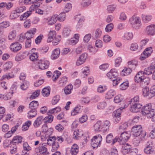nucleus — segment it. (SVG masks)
Wrapping results in <instances>:
<instances>
[{"label": "nucleus", "instance_id": "c03bdc74", "mask_svg": "<svg viewBox=\"0 0 155 155\" xmlns=\"http://www.w3.org/2000/svg\"><path fill=\"white\" fill-rule=\"evenodd\" d=\"M54 117L52 115H48L44 118H43V121L44 123H51L53 120Z\"/></svg>", "mask_w": 155, "mask_h": 155}, {"label": "nucleus", "instance_id": "13d9d810", "mask_svg": "<svg viewBox=\"0 0 155 155\" xmlns=\"http://www.w3.org/2000/svg\"><path fill=\"white\" fill-rule=\"evenodd\" d=\"M23 150L29 151L31 149V147L29 145L27 142H24L23 144Z\"/></svg>", "mask_w": 155, "mask_h": 155}, {"label": "nucleus", "instance_id": "8fccbe9b", "mask_svg": "<svg viewBox=\"0 0 155 155\" xmlns=\"http://www.w3.org/2000/svg\"><path fill=\"white\" fill-rule=\"evenodd\" d=\"M123 97L120 94L116 96L114 99V102L116 103H119L123 100Z\"/></svg>", "mask_w": 155, "mask_h": 155}, {"label": "nucleus", "instance_id": "69168bd1", "mask_svg": "<svg viewBox=\"0 0 155 155\" xmlns=\"http://www.w3.org/2000/svg\"><path fill=\"white\" fill-rule=\"evenodd\" d=\"M149 90L150 93V96L152 98L155 96V85H154L151 86Z\"/></svg>", "mask_w": 155, "mask_h": 155}, {"label": "nucleus", "instance_id": "c9c22d12", "mask_svg": "<svg viewBox=\"0 0 155 155\" xmlns=\"http://www.w3.org/2000/svg\"><path fill=\"white\" fill-rule=\"evenodd\" d=\"M37 114L36 110H30L28 113V117L30 119L35 117Z\"/></svg>", "mask_w": 155, "mask_h": 155}, {"label": "nucleus", "instance_id": "37998d69", "mask_svg": "<svg viewBox=\"0 0 155 155\" xmlns=\"http://www.w3.org/2000/svg\"><path fill=\"white\" fill-rule=\"evenodd\" d=\"M150 80L148 78H143V79L140 82V85L143 86L147 85L150 83Z\"/></svg>", "mask_w": 155, "mask_h": 155}, {"label": "nucleus", "instance_id": "5701e85b", "mask_svg": "<svg viewBox=\"0 0 155 155\" xmlns=\"http://www.w3.org/2000/svg\"><path fill=\"white\" fill-rule=\"evenodd\" d=\"M116 92L115 91L113 90L110 89L106 93L105 95V98L107 99H110L113 98Z\"/></svg>", "mask_w": 155, "mask_h": 155}, {"label": "nucleus", "instance_id": "a19ab883", "mask_svg": "<svg viewBox=\"0 0 155 155\" xmlns=\"http://www.w3.org/2000/svg\"><path fill=\"white\" fill-rule=\"evenodd\" d=\"M29 86V82L24 80L21 85L20 87L22 90H25L28 88Z\"/></svg>", "mask_w": 155, "mask_h": 155}, {"label": "nucleus", "instance_id": "6e6552de", "mask_svg": "<svg viewBox=\"0 0 155 155\" xmlns=\"http://www.w3.org/2000/svg\"><path fill=\"white\" fill-rule=\"evenodd\" d=\"M153 51L152 47H150L147 48L141 54L140 59L143 60L149 56Z\"/></svg>", "mask_w": 155, "mask_h": 155}, {"label": "nucleus", "instance_id": "0e129e2a", "mask_svg": "<svg viewBox=\"0 0 155 155\" xmlns=\"http://www.w3.org/2000/svg\"><path fill=\"white\" fill-rule=\"evenodd\" d=\"M14 77V75L12 74H7L3 75L2 77V79L4 80L5 79H7L8 80L12 78H13Z\"/></svg>", "mask_w": 155, "mask_h": 155}, {"label": "nucleus", "instance_id": "c756f323", "mask_svg": "<svg viewBox=\"0 0 155 155\" xmlns=\"http://www.w3.org/2000/svg\"><path fill=\"white\" fill-rule=\"evenodd\" d=\"M57 21V16L55 15L48 19L47 24L49 25H51L54 24Z\"/></svg>", "mask_w": 155, "mask_h": 155}, {"label": "nucleus", "instance_id": "9d476101", "mask_svg": "<svg viewBox=\"0 0 155 155\" xmlns=\"http://www.w3.org/2000/svg\"><path fill=\"white\" fill-rule=\"evenodd\" d=\"M36 31L37 29L35 28H32L28 30L25 34L26 38L31 39L34 37Z\"/></svg>", "mask_w": 155, "mask_h": 155}, {"label": "nucleus", "instance_id": "20e7f679", "mask_svg": "<svg viewBox=\"0 0 155 155\" xmlns=\"http://www.w3.org/2000/svg\"><path fill=\"white\" fill-rule=\"evenodd\" d=\"M102 138L100 134H98L93 137L91 139V145L93 149L100 146Z\"/></svg>", "mask_w": 155, "mask_h": 155}, {"label": "nucleus", "instance_id": "de8ad7c7", "mask_svg": "<svg viewBox=\"0 0 155 155\" xmlns=\"http://www.w3.org/2000/svg\"><path fill=\"white\" fill-rule=\"evenodd\" d=\"M129 84L128 81L123 82L120 85V89L122 90H126L128 87Z\"/></svg>", "mask_w": 155, "mask_h": 155}, {"label": "nucleus", "instance_id": "39448f33", "mask_svg": "<svg viewBox=\"0 0 155 155\" xmlns=\"http://www.w3.org/2000/svg\"><path fill=\"white\" fill-rule=\"evenodd\" d=\"M47 145L51 146V145L52 146L51 151L52 152H54L55 150H56L58 148V145H55V136L49 137L47 139Z\"/></svg>", "mask_w": 155, "mask_h": 155}, {"label": "nucleus", "instance_id": "bb28decb", "mask_svg": "<svg viewBox=\"0 0 155 155\" xmlns=\"http://www.w3.org/2000/svg\"><path fill=\"white\" fill-rule=\"evenodd\" d=\"M79 151V147L75 144H74L72 146L71 153L72 155H76Z\"/></svg>", "mask_w": 155, "mask_h": 155}, {"label": "nucleus", "instance_id": "6e6d98bb", "mask_svg": "<svg viewBox=\"0 0 155 155\" xmlns=\"http://www.w3.org/2000/svg\"><path fill=\"white\" fill-rule=\"evenodd\" d=\"M19 16L18 14L14 10L11 12L10 15V18L11 19H13L16 18Z\"/></svg>", "mask_w": 155, "mask_h": 155}, {"label": "nucleus", "instance_id": "6ab92c4d", "mask_svg": "<svg viewBox=\"0 0 155 155\" xmlns=\"http://www.w3.org/2000/svg\"><path fill=\"white\" fill-rule=\"evenodd\" d=\"M152 16L151 15L142 14L141 19L143 22L145 23H148L152 19Z\"/></svg>", "mask_w": 155, "mask_h": 155}, {"label": "nucleus", "instance_id": "774afa93", "mask_svg": "<svg viewBox=\"0 0 155 155\" xmlns=\"http://www.w3.org/2000/svg\"><path fill=\"white\" fill-rule=\"evenodd\" d=\"M60 108L57 107L49 110L48 112L51 114H53L55 113H57L58 112L60 111Z\"/></svg>", "mask_w": 155, "mask_h": 155}, {"label": "nucleus", "instance_id": "f257e3e1", "mask_svg": "<svg viewBox=\"0 0 155 155\" xmlns=\"http://www.w3.org/2000/svg\"><path fill=\"white\" fill-rule=\"evenodd\" d=\"M128 22L130 26L134 29H139L141 25L140 18L136 15H133L130 18Z\"/></svg>", "mask_w": 155, "mask_h": 155}, {"label": "nucleus", "instance_id": "e433bc0d", "mask_svg": "<svg viewBox=\"0 0 155 155\" xmlns=\"http://www.w3.org/2000/svg\"><path fill=\"white\" fill-rule=\"evenodd\" d=\"M57 16V20L60 21H62L65 19L66 15L64 12L61 13L59 15H55Z\"/></svg>", "mask_w": 155, "mask_h": 155}, {"label": "nucleus", "instance_id": "9b49d317", "mask_svg": "<svg viewBox=\"0 0 155 155\" xmlns=\"http://www.w3.org/2000/svg\"><path fill=\"white\" fill-rule=\"evenodd\" d=\"M21 48V45L17 42L12 43L10 47L11 50L14 52H16L20 50Z\"/></svg>", "mask_w": 155, "mask_h": 155}, {"label": "nucleus", "instance_id": "473e14b6", "mask_svg": "<svg viewBox=\"0 0 155 155\" xmlns=\"http://www.w3.org/2000/svg\"><path fill=\"white\" fill-rule=\"evenodd\" d=\"M38 103L37 101H34L31 102L29 104V107L31 110H35L38 108Z\"/></svg>", "mask_w": 155, "mask_h": 155}, {"label": "nucleus", "instance_id": "7ed1b4c3", "mask_svg": "<svg viewBox=\"0 0 155 155\" xmlns=\"http://www.w3.org/2000/svg\"><path fill=\"white\" fill-rule=\"evenodd\" d=\"M47 146V143H41L39 147L35 148V151L36 153L41 154L49 155V153L48 151Z\"/></svg>", "mask_w": 155, "mask_h": 155}, {"label": "nucleus", "instance_id": "ea45409f", "mask_svg": "<svg viewBox=\"0 0 155 155\" xmlns=\"http://www.w3.org/2000/svg\"><path fill=\"white\" fill-rule=\"evenodd\" d=\"M64 140L62 136H55V145H58L59 148L60 146L59 144L61 143L64 141Z\"/></svg>", "mask_w": 155, "mask_h": 155}, {"label": "nucleus", "instance_id": "79ce46f5", "mask_svg": "<svg viewBox=\"0 0 155 155\" xmlns=\"http://www.w3.org/2000/svg\"><path fill=\"white\" fill-rule=\"evenodd\" d=\"M42 93L44 97H46L48 96L50 94L49 87L44 88L42 91Z\"/></svg>", "mask_w": 155, "mask_h": 155}, {"label": "nucleus", "instance_id": "2eb2a0df", "mask_svg": "<svg viewBox=\"0 0 155 155\" xmlns=\"http://www.w3.org/2000/svg\"><path fill=\"white\" fill-rule=\"evenodd\" d=\"M130 136V134L126 132H123L121 134L119 138V140L123 143V144L128 140Z\"/></svg>", "mask_w": 155, "mask_h": 155}, {"label": "nucleus", "instance_id": "3c124183", "mask_svg": "<svg viewBox=\"0 0 155 155\" xmlns=\"http://www.w3.org/2000/svg\"><path fill=\"white\" fill-rule=\"evenodd\" d=\"M80 107L77 106L75 107L71 112V115L74 116L78 114L80 111Z\"/></svg>", "mask_w": 155, "mask_h": 155}, {"label": "nucleus", "instance_id": "b1692460", "mask_svg": "<svg viewBox=\"0 0 155 155\" xmlns=\"http://www.w3.org/2000/svg\"><path fill=\"white\" fill-rule=\"evenodd\" d=\"M154 151V149L152 146L150 145L147 146L144 150V152L147 155H150L152 154Z\"/></svg>", "mask_w": 155, "mask_h": 155}, {"label": "nucleus", "instance_id": "aec40b11", "mask_svg": "<svg viewBox=\"0 0 155 155\" xmlns=\"http://www.w3.org/2000/svg\"><path fill=\"white\" fill-rule=\"evenodd\" d=\"M130 110L132 112L136 113L140 110L142 107V105L138 104L137 105H130Z\"/></svg>", "mask_w": 155, "mask_h": 155}, {"label": "nucleus", "instance_id": "cd10ccee", "mask_svg": "<svg viewBox=\"0 0 155 155\" xmlns=\"http://www.w3.org/2000/svg\"><path fill=\"white\" fill-rule=\"evenodd\" d=\"M127 106L124 105V107H121L114 111L113 114V117H120V114L122 112V110L124 108H126Z\"/></svg>", "mask_w": 155, "mask_h": 155}, {"label": "nucleus", "instance_id": "4d7b16f0", "mask_svg": "<svg viewBox=\"0 0 155 155\" xmlns=\"http://www.w3.org/2000/svg\"><path fill=\"white\" fill-rule=\"evenodd\" d=\"M114 28V25L113 23H110L107 25L105 28V30L106 32L111 31Z\"/></svg>", "mask_w": 155, "mask_h": 155}, {"label": "nucleus", "instance_id": "0eeeda50", "mask_svg": "<svg viewBox=\"0 0 155 155\" xmlns=\"http://www.w3.org/2000/svg\"><path fill=\"white\" fill-rule=\"evenodd\" d=\"M142 130L141 125H136L133 126L131 129V132L134 137H138Z\"/></svg>", "mask_w": 155, "mask_h": 155}, {"label": "nucleus", "instance_id": "a878e982", "mask_svg": "<svg viewBox=\"0 0 155 155\" xmlns=\"http://www.w3.org/2000/svg\"><path fill=\"white\" fill-rule=\"evenodd\" d=\"M102 123L101 121H97L94 126V129L95 131H102Z\"/></svg>", "mask_w": 155, "mask_h": 155}, {"label": "nucleus", "instance_id": "338daca9", "mask_svg": "<svg viewBox=\"0 0 155 155\" xmlns=\"http://www.w3.org/2000/svg\"><path fill=\"white\" fill-rule=\"evenodd\" d=\"M40 93V91L37 90L33 92L30 97V98L32 99H34L38 97Z\"/></svg>", "mask_w": 155, "mask_h": 155}, {"label": "nucleus", "instance_id": "5fc2aeb1", "mask_svg": "<svg viewBox=\"0 0 155 155\" xmlns=\"http://www.w3.org/2000/svg\"><path fill=\"white\" fill-rule=\"evenodd\" d=\"M10 25V23L8 21H4L0 23V28H6Z\"/></svg>", "mask_w": 155, "mask_h": 155}, {"label": "nucleus", "instance_id": "e2e57ef3", "mask_svg": "<svg viewBox=\"0 0 155 155\" xmlns=\"http://www.w3.org/2000/svg\"><path fill=\"white\" fill-rule=\"evenodd\" d=\"M10 148V152L12 154H13L16 152L17 146L15 144H12Z\"/></svg>", "mask_w": 155, "mask_h": 155}, {"label": "nucleus", "instance_id": "a18cd8bd", "mask_svg": "<svg viewBox=\"0 0 155 155\" xmlns=\"http://www.w3.org/2000/svg\"><path fill=\"white\" fill-rule=\"evenodd\" d=\"M38 57V54L37 52L31 53L29 56V58L32 61H36Z\"/></svg>", "mask_w": 155, "mask_h": 155}, {"label": "nucleus", "instance_id": "423d86ee", "mask_svg": "<svg viewBox=\"0 0 155 155\" xmlns=\"http://www.w3.org/2000/svg\"><path fill=\"white\" fill-rule=\"evenodd\" d=\"M38 67L39 69L44 70L47 69L49 65V62L45 58H42L38 62Z\"/></svg>", "mask_w": 155, "mask_h": 155}, {"label": "nucleus", "instance_id": "a211bd4d", "mask_svg": "<svg viewBox=\"0 0 155 155\" xmlns=\"http://www.w3.org/2000/svg\"><path fill=\"white\" fill-rule=\"evenodd\" d=\"M43 121V117L42 116H40L38 117L34 121L33 125L35 128L38 127L41 125Z\"/></svg>", "mask_w": 155, "mask_h": 155}, {"label": "nucleus", "instance_id": "f03ea898", "mask_svg": "<svg viewBox=\"0 0 155 155\" xmlns=\"http://www.w3.org/2000/svg\"><path fill=\"white\" fill-rule=\"evenodd\" d=\"M151 104L148 103L144 106L141 113L143 115L146 116L147 118H150L151 115L155 113V110L152 109Z\"/></svg>", "mask_w": 155, "mask_h": 155}, {"label": "nucleus", "instance_id": "49530a36", "mask_svg": "<svg viewBox=\"0 0 155 155\" xmlns=\"http://www.w3.org/2000/svg\"><path fill=\"white\" fill-rule=\"evenodd\" d=\"M107 89V88L106 86L100 85L98 87L97 91L98 93H104Z\"/></svg>", "mask_w": 155, "mask_h": 155}, {"label": "nucleus", "instance_id": "7c9ffc66", "mask_svg": "<svg viewBox=\"0 0 155 155\" xmlns=\"http://www.w3.org/2000/svg\"><path fill=\"white\" fill-rule=\"evenodd\" d=\"M16 35V32L15 30L11 31L8 35V39L9 40L12 41L15 38Z\"/></svg>", "mask_w": 155, "mask_h": 155}, {"label": "nucleus", "instance_id": "c85d7f7f", "mask_svg": "<svg viewBox=\"0 0 155 155\" xmlns=\"http://www.w3.org/2000/svg\"><path fill=\"white\" fill-rule=\"evenodd\" d=\"M56 34V31H50L48 35V42H50L52 41L53 39L55 37Z\"/></svg>", "mask_w": 155, "mask_h": 155}, {"label": "nucleus", "instance_id": "09e8293b", "mask_svg": "<svg viewBox=\"0 0 155 155\" xmlns=\"http://www.w3.org/2000/svg\"><path fill=\"white\" fill-rule=\"evenodd\" d=\"M26 9V8L25 6H20L17 7L15 10L18 14Z\"/></svg>", "mask_w": 155, "mask_h": 155}, {"label": "nucleus", "instance_id": "603ef678", "mask_svg": "<svg viewBox=\"0 0 155 155\" xmlns=\"http://www.w3.org/2000/svg\"><path fill=\"white\" fill-rule=\"evenodd\" d=\"M71 30L70 29L68 28H64L63 32V34L64 36L67 37L68 36L71 34Z\"/></svg>", "mask_w": 155, "mask_h": 155}, {"label": "nucleus", "instance_id": "412c9836", "mask_svg": "<svg viewBox=\"0 0 155 155\" xmlns=\"http://www.w3.org/2000/svg\"><path fill=\"white\" fill-rule=\"evenodd\" d=\"M144 74L143 71H140L136 74L134 78V79L135 82H140V81L144 77Z\"/></svg>", "mask_w": 155, "mask_h": 155}, {"label": "nucleus", "instance_id": "f704fd0d", "mask_svg": "<svg viewBox=\"0 0 155 155\" xmlns=\"http://www.w3.org/2000/svg\"><path fill=\"white\" fill-rule=\"evenodd\" d=\"M73 88V85L70 84L66 86L64 89V91L66 95L70 94L71 92V91Z\"/></svg>", "mask_w": 155, "mask_h": 155}, {"label": "nucleus", "instance_id": "4be33fe9", "mask_svg": "<svg viewBox=\"0 0 155 155\" xmlns=\"http://www.w3.org/2000/svg\"><path fill=\"white\" fill-rule=\"evenodd\" d=\"M137 61L136 60H133L128 62V67L132 70H134L137 65Z\"/></svg>", "mask_w": 155, "mask_h": 155}, {"label": "nucleus", "instance_id": "4c0bfd02", "mask_svg": "<svg viewBox=\"0 0 155 155\" xmlns=\"http://www.w3.org/2000/svg\"><path fill=\"white\" fill-rule=\"evenodd\" d=\"M22 139V138L21 137L16 136L13 137L11 141V143L12 144H18L21 143Z\"/></svg>", "mask_w": 155, "mask_h": 155}, {"label": "nucleus", "instance_id": "4468645a", "mask_svg": "<svg viewBox=\"0 0 155 155\" xmlns=\"http://www.w3.org/2000/svg\"><path fill=\"white\" fill-rule=\"evenodd\" d=\"M110 124L109 121L106 120L103 122L101 124L102 131L106 132L109 130Z\"/></svg>", "mask_w": 155, "mask_h": 155}, {"label": "nucleus", "instance_id": "f8f14e48", "mask_svg": "<svg viewBox=\"0 0 155 155\" xmlns=\"http://www.w3.org/2000/svg\"><path fill=\"white\" fill-rule=\"evenodd\" d=\"M146 32L149 35L153 36L155 35V25L151 24L147 26L146 28Z\"/></svg>", "mask_w": 155, "mask_h": 155}, {"label": "nucleus", "instance_id": "f3484780", "mask_svg": "<svg viewBox=\"0 0 155 155\" xmlns=\"http://www.w3.org/2000/svg\"><path fill=\"white\" fill-rule=\"evenodd\" d=\"M131 146L128 143L124 144L122 147V152L124 153H128L131 152Z\"/></svg>", "mask_w": 155, "mask_h": 155}, {"label": "nucleus", "instance_id": "393cba45", "mask_svg": "<svg viewBox=\"0 0 155 155\" xmlns=\"http://www.w3.org/2000/svg\"><path fill=\"white\" fill-rule=\"evenodd\" d=\"M133 34L131 32H126L123 36V39L125 41L131 40L133 38Z\"/></svg>", "mask_w": 155, "mask_h": 155}, {"label": "nucleus", "instance_id": "680f3d73", "mask_svg": "<svg viewBox=\"0 0 155 155\" xmlns=\"http://www.w3.org/2000/svg\"><path fill=\"white\" fill-rule=\"evenodd\" d=\"M107 104L104 101L99 103L97 105V108L98 109H102L104 108L106 106Z\"/></svg>", "mask_w": 155, "mask_h": 155}, {"label": "nucleus", "instance_id": "1a4fd4ad", "mask_svg": "<svg viewBox=\"0 0 155 155\" xmlns=\"http://www.w3.org/2000/svg\"><path fill=\"white\" fill-rule=\"evenodd\" d=\"M88 57V54L86 53H84L82 54L79 57V59H78L76 65L77 66H79L84 64L86 61Z\"/></svg>", "mask_w": 155, "mask_h": 155}, {"label": "nucleus", "instance_id": "864d4df0", "mask_svg": "<svg viewBox=\"0 0 155 155\" xmlns=\"http://www.w3.org/2000/svg\"><path fill=\"white\" fill-rule=\"evenodd\" d=\"M60 97L59 95H56L54 96L52 99L51 103L52 105L57 104L60 100Z\"/></svg>", "mask_w": 155, "mask_h": 155}, {"label": "nucleus", "instance_id": "2f4dec72", "mask_svg": "<svg viewBox=\"0 0 155 155\" xmlns=\"http://www.w3.org/2000/svg\"><path fill=\"white\" fill-rule=\"evenodd\" d=\"M154 69L151 66L145 68L143 72L144 74L147 75H150L153 73Z\"/></svg>", "mask_w": 155, "mask_h": 155}, {"label": "nucleus", "instance_id": "72a5a7b5", "mask_svg": "<svg viewBox=\"0 0 155 155\" xmlns=\"http://www.w3.org/2000/svg\"><path fill=\"white\" fill-rule=\"evenodd\" d=\"M132 72V70L129 68H125L121 72L120 74L122 76H127L129 75Z\"/></svg>", "mask_w": 155, "mask_h": 155}, {"label": "nucleus", "instance_id": "58836bf2", "mask_svg": "<svg viewBox=\"0 0 155 155\" xmlns=\"http://www.w3.org/2000/svg\"><path fill=\"white\" fill-rule=\"evenodd\" d=\"M150 92L149 89L148 88L144 87L142 90V94L144 97H148L149 98H152L150 96Z\"/></svg>", "mask_w": 155, "mask_h": 155}, {"label": "nucleus", "instance_id": "ddd939ff", "mask_svg": "<svg viewBox=\"0 0 155 155\" xmlns=\"http://www.w3.org/2000/svg\"><path fill=\"white\" fill-rule=\"evenodd\" d=\"M117 71L115 68L111 69L109 72L107 74V76L109 79H112L115 78L117 76Z\"/></svg>", "mask_w": 155, "mask_h": 155}, {"label": "nucleus", "instance_id": "052dcab7", "mask_svg": "<svg viewBox=\"0 0 155 155\" xmlns=\"http://www.w3.org/2000/svg\"><path fill=\"white\" fill-rule=\"evenodd\" d=\"M102 31L99 28L97 29L95 31V37L94 38L96 39L97 38H98L101 37V35Z\"/></svg>", "mask_w": 155, "mask_h": 155}, {"label": "nucleus", "instance_id": "bf43d9fd", "mask_svg": "<svg viewBox=\"0 0 155 155\" xmlns=\"http://www.w3.org/2000/svg\"><path fill=\"white\" fill-rule=\"evenodd\" d=\"M87 49L90 52L93 54H95L98 50V49L93 47L91 45H89L87 46Z\"/></svg>", "mask_w": 155, "mask_h": 155}, {"label": "nucleus", "instance_id": "dca6fc26", "mask_svg": "<svg viewBox=\"0 0 155 155\" xmlns=\"http://www.w3.org/2000/svg\"><path fill=\"white\" fill-rule=\"evenodd\" d=\"M60 51L59 48H57L54 50L52 51L51 56V58L52 60H54L58 58L60 55Z\"/></svg>", "mask_w": 155, "mask_h": 155}]
</instances>
